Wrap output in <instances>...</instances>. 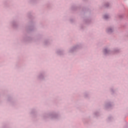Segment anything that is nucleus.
Wrapping results in <instances>:
<instances>
[{"instance_id":"obj_1","label":"nucleus","mask_w":128,"mask_h":128,"mask_svg":"<svg viewBox=\"0 0 128 128\" xmlns=\"http://www.w3.org/2000/svg\"><path fill=\"white\" fill-rule=\"evenodd\" d=\"M104 18H108V16L106 15L104 16Z\"/></svg>"},{"instance_id":"obj_2","label":"nucleus","mask_w":128,"mask_h":128,"mask_svg":"<svg viewBox=\"0 0 128 128\" xmlns=\"http://www.w3.org/2000/svg\"><path fill=\"white\" fill-rule=\"evenodd\" d=\"M105 52H106V50H105Z\"/></svg>"}]
</instances>
